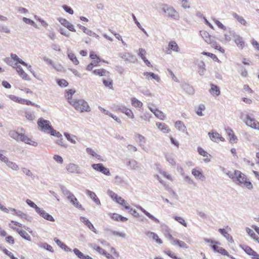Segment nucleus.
<instances>
[{"mask_svg":"<svg viewBox=\"0 0 259 259\" xmlns=\"http://www.w3.org/2000/svg\"><path fill=\"white\" fill-rule=\"evenodd\" d=\"M143 75L145 76H146V77L148 79L153 78V79H154L155 80H157V81H158L159 80V76L153 72H145L143 73Z\"/></svg>","mask_w":259,"mask_h":259,"instance_id":"35","label":"nucleus"},{"mask_svg":"<svg viewBox=\"0 0 259 259\" xmlns=\"http://www.w3.org/2000/svg\"><path fill=\"white\" fill-rule=\"evenodd\" d=\"M111 218L115 221L120 222H125L128 220L126 217H123L116 213H113Z\"/></svg>","mask_w":259,"mask_h":259,"instance_id":"36","label":"nucleus"},{"mask_svg":"<svg viewBox=\"0 0 259 259\" xmlns=\"http://www.w3.org/2000/svg\"><path fill=\"white\" fill-rule=\"evenodd\" d=\"M192 175L197 179L202 180L204 178V176L203 175L201 171L194 168L192 170Z\"/></svg>","mask_w":259,"mask_h":259,"instance_id":"37","label":"nucleus"},{"mask_svg":"<svg viewBox=\"0 0 259 259\" xmlns=\"http://www.w3.org/2000/svg\"><path fill=\"white\" fill-rule=\"evenodd\" d=\"M40 216L43 218L44 219L50 221V222H54L55 219L52 215L47 213L45 210L42 209H40L39 211L37 212Z\"/></svg>","mask_w":259,"mask_h":259,"instance_id":"16","label":"nucleus"},{"mask_svg":"<svg viewBox=\"0 0 259 259\" xmlns=\"http://www.w3.org/2000/svg\"><path fill=\"white\" fill-rule=\"evenodd\" d=\"M161 10L169 18L176 20L180 19L179 13L171 6L163 4L162 5Z\"/></svg>","mask_w":259,"mask_h":259,"instance_id":"3","label":"nucleus"},{"mask_svg":"<svg viewBox=\"0 0 259 259\" xmlns=\"http://www.w3.org/2000/svg\"><path fill=\"white\" fill-rule=\"evenodd\" d=\"M10 31L11 30L8 26L4 25H0V32L9 33Z\"/></svg>","mask_w":259,"mask_h":259,"instance_id":"62","label":"nucleus"},{"mask_svg":"<svg viewBox=\"0 0 259 259\" xmlns=\"http://www.w3.org/2000/svg\"><path fill=\"white\" fill-rule=\"evenodd\" d=\"M86 152L87 153L89 154V155H92V156L93 157H96V158H97L98 159H100L101 158V156L100 155H98L97 154L95 151L94 150H93L92 149L90 148H87L86 149Z\"/></svg>","mask_w":259,"mask_h":259,"instance_id":"44","label":"nucleus"},{"mask_svg":"<svg viewBox=\"0 0 259 259\" xmlns=\"http://www.w3.org/2000/svg\"><path fill=\"white\" fill-rule=\"evenodd\" d=\"M103 83L104 85L110 89H113V81L111 79H109L108 80L103 79Z\"/></svg>","mask_w":259,"mask_h":259,"instance_id":"54","label":"nucleus"},{"mask_svg":"<svg viewBox=\"0 0 259 259\" xmlns=\"http://www.w3.org/2000/svg\"><path fill=\"white\" fill-rule=\"evenodd\" d=\"M6 164L9 168H11L14 170H17L19 169V166L18 165L12 161H9V160H8V162L6 163Z\"/></svg>","mask_w":259,"mask_h":259,"instance_id":"45","label":"nucleus"},{"mask_svg":"<svg viewBox=\"0 0 259 259\" xmlns=\"http://www.w3.org/2000/svg\"><path fill=\"white\" fill-rule=\"evenodd\" d=\"M135 137L136 138H137L139 140V146L143 149V150H145L144 149V144L145 143V142H146V139L145 138L139 134H136L135 135Z\"/></svg>","mask_w":259,"mask_h":259,"instance_id":"32","label":"nucleus"},{"mask_svg":"<svg viewBox=\"0 0 259 259\" xmlns=\"http://www.w3.org/2000/svg\"><path fill=\"white\" fill-rule=\"evenodd\" d=\"M126 165L130 166L132 170H138L140 168L139 163L135 159L129 160Z\"/></svg>","mask_w":259,"mask_h":259,"instance_id":"21","label":"nucleus"},{"mask_svg":"<svg viewBox=\"0 0 259 259\" xmlns=\"http://www.w3.org/2000/svg\"><path fill=\"white\" fill-rule=\"evenodd\" d=\"M15 65L16 66L14 67V68H16L17 72H18L19 75L22 78V79L26 80H30V78L29 77L27 74L24 72L21 66L19 65H17V63H15Z\"/></svg>","mask_w":259,"mask_h":259,"instance_id":"15","label":"nucleus"},{"mask_svg":"<svg viewBox=\"0 0 259 259\" xmlns=\"http://www.w3.org/2000/svg\"><path fill=\"white\" fill-rule=\"evenodd\" d=\"M145 235L148 237L149 238H152L154 240H155L158 244H162V240L158 237V235L150 231H145Z\"/></svg>","mask_w":259,"mask_h":259,"instance_id":"20","label":"nucleus"},{"mask_svg":"<svg viewBox=\"0 0 259 259\" xmlns=\"http://www.w3.org/2000/svg\"><path fill=\"white\" fill-rule=\"evenodd\" d=\"M108 194L112 198L113 200H115L116 202L117 201L118 198H119V196H118L117 194L115 193L114 192L111 190H108Z\"/></svg>","mask_w":259,"mask_h":259,"instance_id":"58","label":"nucleus"},{"mask_svg":"<svg viewBox=\"0 0 259 259\" xmlns=\"http://www.w3.org/2000/svg\"><path fill=\"white\" fill-rule=\"evenodd\" d=\"M116 108L117 111L124 113L129 118L132 119L134 118V115L131 109L126 108L125 106L123 105H118L117 106Z\"/></svg>","mask_w":259,"mask_h":259,"instance_id":"8","label":"nucleus"},{"mask_svg":"<svg viewBox=\"0 0 259 259\" xmlns=\"http://www.w3.org/2000/svg\"><path fill=\"white\" fill-rule=\"evenodd\" d=\"M233 16L234 18H235L237 20V21L240 23L241 24L245 26L246 25L247 22L246 20L242 17L239 15H238L236 13H233Z\"/></svg>","mask_w":259,"mask_h":259,"instance_id":"42","label":"nucleus"},{"mask_svg":"<svg viewBox=\"0 0 259 259\" xmlns=\"http://www.w3.org/2000/svg\"><path fill=\"white\" fill-rule=\"evenodd\" d=\"M226 174L236 184L242 187H245L249 190L253 188L251 182L248 180L246 176L240 171L238 170H235L233 172L228 171Z\"/></svg>","mask_w":259,"mask_h":259,"instance_id":"1","label":"nucleus"},{"mask_svg":"<svg viewBox=\"0 0 259 259\" xmlns=\"http://www.w3.org/2000/svg\"><path fill=\"white\" fill-rule=\"evenodd\" d=\"M16 230L23 238L27 241H31L30 236L26 231L22 230H19V229H16Z\"/></svg>","mask_w":259,"mask_h":259,"instance_id":"30","label":"nucleus"},{"mask_svg":"<svg viewBox=\"0 0 259 259\" xmlns=\"http://www.w3.org/2000/svg\"><path fill=\"white\" fill-rule=\"evenodd\" d=\"M197 151L200 155L203 156L204 157H206V158L204 159V161L205 162H208L210 161V159L208 158L207 157H208V156H210V155H209L206 151H205L201 147L198 148Z\"/></svg>","mask_w":259,"mask_h":259,"instance_id":"29","label":"nucleus"},{"mask_svg":"<svg viewBox=\"0 0 259 259\" xmlns=\"http://www.w3.org/2000/svg\"><path fill=\"white\" fill-rule=\"evenodd\" d=\"M114 183L116 185H120L124 183V180L121 177L116 176L114 178Z\"/></svg>","mask_w":259,"mask_h":259,"instance_id":"61","label":"nucleus"},{"mask_svg":"<svg viewBox=\"0 0 259 259\" xmlns=\"http://www.w3.org/2000/svg\"><path fill=\"white\" fill-rule=\"evenodd\" d=\"M210 45H211L212 47L219 50L220 52L222 53H224L225 50L220 46L218 45L217 41H215L214 40H212Z\"/></svg>","mask_w":259,"mask_h":259,"instance_id":"53","label":"nucleus"},{"mask_svg":"<svg viewBox=\"0 0 259 259\" xmlns=\"http://www.w3.org/2000/svg\"><path fill=\"white\" fill-rule=\"evenodd\" d=\"M58 84L61 87H66L68 85V82L63 79H59L57 80Z\"/></svg>","mask_w":259,"mask_h":259,"instance_id":"59","label":"nucleus"},{"mask_svg":"<svg viewBox=\"0 0 259 259\" xmlns=\"http://www.w3.org/2000/svg\"><path fill=\"white\" fill-rule=\"evenodd\" d=\"M54 241L56 244L62 249L66 252H71V249L68 247L65 244L61 242L59 239L57 238H54Z\"/></svg>","mask_w":259,"mask_h":259,"instance_id":"24","label":"nucleus"},{"mask_svg":"<svg viewBox=\"0 0 259 259\" xmlns=\"http://www.w3.org/2000/svg\"><path fill=\"white\" fill-rule=\"evenodd\" d=\"M93 73L100 76H106L109 72L104 69H95L93 71Z\"/></svg>","mask_w":259,"mask_h":259,"instance_id":"34","label":"nucleus"},{"mask_svg":"<svg viewBox=\"0 0 259 259\" xmlns=\"http://www.w3.org/2000/svg\"><path fill=\"white\" fill-rule=\"evenodd\" d=\"M229 33L234 38V41L237 47L240 49H242L245 46V42L243 40V38L233 31H229Z\"/></svg>","mask_w":259,"mask_h":259,"instance_id":"6","label":"nucleus"},{"mask_svg":"<svg viewBox=\"0 0 259 259\" xmlns=\"http://www.w3.org/2000/svg\"><path fill=\"white\" fill-rule=\"evenodd\" d=\"M175 127L177 129H178L180 131H182L183 133H186L187 132V129L186 126L184 125V124L183 123L182 121L180 120H178L175 122Z\"/></svg>","mask_w":259,"mask_h":259,"instance_id":"26","label":"nucleus"},{"mask_svg":"<svg viewBox=\"0 0 259 259\" xmlns=\"http://www.w3.org/2000/svg\"><path fill=\"white\" fill-rule=\"evenodd\" d=\"M70 104L76 111L81 113L91 111L88 102L83 99H75L74 101L70 102Z\"/></svg>","mask_w":259,"mask_h":259,"instance_id":"2","label":"nucleus"},{"mask_svg":"<svg viewBox=\"0 0 259 259\" xmlns=\"http://www.w3.org/2000/svg\"><path fill=\"white\" fill-rule=\"evenodd\" d=\"M73 251L75 254L80 259H82L84 256V254L77 248H74Z\"/></svg>","mask_w":259,"mask_h":259,"instance_id":"64","label":"nucleus"},{"mask_svg":"<svg viewBox=\"0 0 259 259\" xmlns=\"http://www.w3.org/2000/svg\"><path fill=\"white\" fill-rule=\"evenodd\" d=\"M219 232L225 237L229 242L232 243L234 242L232 237L224 229H219Z\"/></svg>","mask_w":259,"mask_h":259,"instance_id":"27","label":"nucleus"},{"mask_svg":"<svg viewBox=\"0 0 259 259\" xmlns=\"http://www.w3.org/2000/svg\"><path fill=\"white\" fill-rule=\"evenodd\" d=\"M168 49L176 52H179L180 49L176 41H171L168 43Z\"/></svg>","mask_w":259,"mask_h":259,"instance_id":"28","label":"nucleus"},{"mask_svg":"<svg viewBox=\"0 0 259 259\" xmlns=\"http://www.w3.org/2000/svg\"><path fill=\"white\" fill-rule=\"evenodd\" d=\"M48 134H50L51 135L55 137H57L59 138H61L62 137V135L56 130H54L53 127L52 126L51 128L48 132Z\"/></svg>","mask_w":259,"mask_h":259,"instance_id":"43","label":"nucleus"},{"mask_svg":"<svg viewBox=\"0 0 259 259\" xmlns=\"http://www.w3.org/2000/svg\"><path fill=\"white\" fill-rule=\"evenodd\" d=\"M18 103H21V104H26V105H32V106H36V107H39V106L37 104L34 103H33L31 101L28 100H25V99H21L20 98V101H18Z\"/></svg>","mask_w":259,"mask_h":259,"instance_id":"46","label":"nucleus"},{"mask_svg":"<svg viewBox=\"0 0 259 259\" xmlns=\"http://www.w3.org/2000/svg\"><path fill=\"white\" fill-rule=\"evenodd\" d=\"M173 244L178 245L180 248H182L187 249L188 248V246L185 242L178 239L175 240Z\"/></svg>","mask_w":259,"mask_h":259,"instance_id":"41","label":"nucleus"},{"mask_svg":"<svg viewBox=\"0 0 259 259\" xmlns=\"http://www.w3.org/2000/svg\"><path fill=\"white\" fill-rule=\"evenodd\" d=\"M210 87L211 88L209 90V93L213 96H219L221 94V91L219 87L212 83L210 84Z\"/></svg>","mask_w":259,"mask_h":259,"instance_id":"22","label":"nucleus"},{"mask_svg":"<svg viewBox=\"0 0 259 259\" xmlns=\"http://www.w3.org/2000/svg\"><path fill=\"white\" fill-rule=\"evenodd\" d=\"M37 124L38 127L40 128L42 131L47 133H48L52 126L50 121L45 119L42 117L38 119Z\"/></svg>","mask_w":259,"mask_h":259,"instance_id":"5","label":"nucleus"},{"mask_svg":"<svg viewBox=\"0 0 259 259\" xmlns=\"http://www.w3.org/2000/svg\"><path fill=\"white\" fill-rule=\"evenodd\" d=\"M87 194L90 196V197L97 204L101 205V202L99 198L97 197L95 193L89 190H87Z\"/></svg>","mask_w":259,"mask_h":259,"instance_id":"25","label":"nucleus"},{"mask_svg":"<svg viewBox=\"0 0 259 259\" xmlns=\"http://www.w3.org/2000/svg\"><path fill=\"white\" fill-rule=\"evenodd\" d=\"M149 110L154 113L155 116L160 120H164L165 118V115L160 110L156 108H153L148 106Z\"/></svg>","mask_w":259,"mask_h":259,"instance_id":"12","label":"nucleus"},{"mask_svg":"<svg viewBox=\"0 0 259 259\" xmlns=\"http://www.w3.org/2000/svg\"><path fill=\"white\" fill-rule=\"evenodd\" d=\"M165 158L167 161L172 165L176 164V162L172 156L170 155H166Z\"/></svg>","mask_w":259,"mask_h":259,"instance_id":"63","label":"nucleus"},{"mask_svg":"<svg viewBox=\"0 0 259 259\" xmlns=\"http://www.w3.org/2000/svg\"><path fill=\"white\" fill-rule=\"evenodd\" d=\"M182 88L189 94H193L194 93L193 87L187 83L183 84Z\"/></svg>","mask_w":259,"mask_h":259,"instance_id":"40","label":"nucleus"},{"mask_svg":"<svg viewBox=\"0 0 259 259\" xmlns=\"http://www.w3.org/2000/svg\"><path fill=\"white\" fill-rule=\"evenodd\" d=\"M119 56L125 61L135 63L137 61L136 57L129 53H120Z\"/></svg>","mask_w":259,"mask_h":259,"instance_id":"10","label":"nucleus"},{"mask_svg":"<svg viewBox=\"0 0 259 259\" xmlns=\"http://www.w3.org/2000/svg\"><path fill=\"white\" fill-rule=\"evenodd\" d=\"M116 202L124 206L125 209H130V206L128 205V203L122 197H119V198H118V200Z\"/></svg>","mask_w":259,"mask_h":259,"instance_id":"50","label":"nucleus"},{"mask_svg":"<svg viewBox=\"0 0 259 259\" xmlns=\"http://www.w3.org/2000/svg\"><path fill=\"white\" fill-rule=\"evenodd\" d=\"M131 102L132 105L136 108L141 107L143 106V103L136 98H132Z\"/></svg>","mask_w":259,"mask_h":259,"instance_id":"47","label":"nucleus"},{"mask_svg":"<svg viewBox=\"0 0 259 259\" xmlns=\"http://www.w3.org/2000/svg\"><path fill=\"white\" fill-rule=\"evenodd\" d=\"M19 141H22L26 144H29L33 146H37L38 144L36 142L33 141L31 139L29 138L24 134H21Z\"/></svg>","mask_w":259,"mask_h":259,"instance_id":"14","label":"nucleus"},{"mask_svg":"<svg viewBox=\"0 0 259 259\" xmlns=\"http://www.w3.org/2000/svg\"><path fill=\"white\" fill-rule=\"evenodd\" d=\"M61 189L63 194L66 196L67 199L73 195L64 186H62Z\"/></svg>","mask_w":259,"mask_h":259,"instance_id":"48","label":"nucleus"},{"mask_svg":"<svg viewBox=\"0 0 259 259\" xmlns=\"http://www.w3.org/2000/svg\"><path fill=\"white\" fill-rule=\"evenodd\" d=\"M75 207L80 209L81 210H84V208L82 205L78 202L77 198L73 195L71 197L67 199Z\"/></svg>","mask_w":259,"mask_h":259,"instance_id":"19","label":"nucleus"},{"mask_svg":"<svg viewBox=\"0 0 259 259\" xmlns=\"http://www.w3.org/2000/svg\"><path fill=\"white\" fill-rule=\"evenodd\" d=\"M132 17L134 21L135 22V24L137 25V26L138 27V28L141 30L147 36H148V34L145 29L142 27V26L141 25L140 23L138 21L135 15L134 14H132Z\"/></svg>","mask_w":259,"mask_h":259,"instance_id":"49","label":"nucleus"},{"mask_svg":"<svg viewBox=\"0 0 259 259\" xmlns=\"http://www.w3.org/2000/svg\"><path fill=\"white\" fill-rule=\"evenodd\" d=\"M9 135L13 139L19 141L20 136L21 134H19L17 132L14 130H11L9 132Z\"/></svg>","mask_w":259,"mask_h":259,"instance_id":"33","label":"nucleus"},{"mask_svg":"<svg viewBox=\"0 0 259 259\" xmlns=\"http://www.w3.org/2000/svg\"><path fill=\"white\" fill-rule=\"evenodd\" d=\"M23 21L26 23V24L31 25L33 26L34 27L37 28V25L34 23V22L29 18H27L26 17L23 18Z\"/></svg>","mask_w":259,"mask_h":259,"instance_id":"57","label":"nucleus"},{"mask_svg":"<svg viewBox=\"0 0 259 259\" xmlns=\"http://www.w3.org/2000/svg\"><path fill=\"white\" fill-rule=\"evenodd\" d=\"M26 202L30 207L34 208L36 212H37L40 209V208L38 207L36 204L29 199H27L26 200Z\"/></svg>","mask_w":259,"mask_h":259,"instance_id":"51","label":"nucleus"},{"mask_svg":"<svg viewBox=\"0 0 259 259\" xmlns=\"http://www.w3.org/2000/svg\"><path fill=\"white\" fill-rule=\"evenodd\" d=\"M242 249L247 254L251 256L252 255L253 253L255 252L249 246L246 245H244L243 247H242Z\"/></svg>","mask_w":259,"mask_h":259,"instance_id":"56","label":"nucleus"},{"mask_svg":"<svg viewBox=\"0 0 259 259\" xmlns=\"http://www.w3.org/2000/svg\"><path fill=\"white\" fill-rule=\"evenodd\" d=\"M226 132L227 135L229 137V140L230 143H237V137L234 135L233 130L230 128L229 127H228L227 128H226Z\"/></svg>","mask_w":259,"mask_h":259,"instance_id":"18","label":"nucleus"},{"mask_svg":"<svg viewBox=\"0 0 259 259\" xmlns=\"http://www.w3.org/2000/svg\"><path fill=\"white\" fill-rule=\"evenodd\" d=\"M17 215L20 217L21 218L24 219L26 220H27L28 222H31L32 221V217H29L28 215L26 213H23L22 211L20 210H18V212H17Z\"/></svg>","mask_w":259,"mask_h":259,"instance_id":"39","label":"nucleus"},{"mask_svg":"<svg viewBox=\"0 0 259 259\" xmlns=\"http://www.w3.org/2000/svg\"><path fill=\"white\" fill-rule=\"evenodd\" d=\"M156 126L163 133H167L169 132V130L168 127L164 123L157 122Z\"/></svg>","mask_w":259,"mask_h":259,"instance_id":"31","label":"nucleus"},{"mask_svg":"<svg viewBox=\"0 0 259 259\" xmlns=\"http://www.w3.org/2000/svg\"><path fill=\"white\" fill-rule=\"evenodd\" d=\"M19 141H22L26 144H29L33 146H37L38 144L36 142L33 141L31 139L29 138L24 134H21Z\"/></svg>","mask_w":259,"mask_h":259,"instance_id":"13","label":"nucleus"},{"mask_svg":"<svg viewBox=\"0 0 259 259\" xmlns=\"http://www.w3.org/2000/svg\"><path fill=\"white\" fill-rule=\"evenodd\" d=\"M75 93V91L72 89L69 90L66 92L65 97L67 98L68 102L70 104V102L74 101L76 99H72V95Z\"/></svg>","mask_w":259,"mask_h":259,"instance_id":"38","label":"nucleus"},{"mask_svg":"<svg viewBox=\"0 0 259 259\" xmlns=\"http://www.w3.org/2000/svg\"><path fill=\"white\" fill-rule=\"evenodd\" d=\"M92 167L95 170L101 172L106 176L111 175L109 169L105 167L102 163L93 164Z\"/></svg>","mask_w":259,"mask_h":259,"instance_id":"7","label":"nucleus"},{"mask_svg":"<svg viewBox=\"0 0 259 259\" xmlns=\"http://www.w3.org/2000/svg\"><path fill=\"white\" fill-rule=\"evenodd\" d=\"M68 57L70 60L75 64L77 65L79 63V61H78L77 58L75 56L74 54L72 53L69 52L68 53Z\"/></svg>","mask_w":259,"mask_h":259,"instance_id":"52","label":"nucleus"},{"mask_svg":"<svg viewBox=\"0 0 259 259\" xmlns=\"http://www.w3.org/2000/svg\"><path fill=\"white\" fill-rule=\"evenodd\" d=\"M26 118L29 120H33L35 118V114L34 112L26 111L25 112Z\"/></svg>","mask_w":259,"mask_h":259,"instance_id":"55","label":"nucleus"},{"mask_svg":"<svg viewBox=\"0 0 259 259\" xmlns=\"http://www.w3.org/2000/svg\"><path fill=\"white\" fill-rule=\"evenodd\" d=\"M174 219L178 222L179 223L182 224L184 227H187V223H186L185 221L183 219V218L180 217H177L175 216L174 217Z\"/></svg>","mask_w":259,"mask_h":259,"instance_id":"60","label":"nucleus"},{"mask_svg":"<svg viewBox=\"0 0 259 259\" xmlns=\"http://www.w3.org/2000/svg\"><path fill=\"white\" fill-rule=\"evenodd\" d=\"M80 220L85 226H87L90 230H91V231H92L93 232L96 234L98 233L97 230L95 228L94 226L92 224V223L89 220V219L83 217H80Z\"/></svg>","mask_w":259,"mask_h":259,"instance_id":"17","label":"nucleus"},{"mask_svg":"<svg viewBox=\"0 0 259 259\" xmlns=\"http://www.w3.org/2000/svg\"><path fill=\"white\" fill-rule=\"evenodd\" d=\"M208 135L213 142H218L219 141H224L225 140V139L216 132H209Z\"/></svg>","mask_w":259,"mask_h":259,"instance_id":"11","label":"nucleus"},{"mask_svg":"<svg viewBox=\"0 0 259 259\" xmlns=\"http://www.w3.org/2000/svg\"><path fill=\"white\" fill-rule=\"evenodd\" d=\"M198 66V72L201 76L203 75L206 71L205 64L203 61H200L198 63L196 62Z\"/></svg>","mask_w":259,"mask_h":259,"instance_id":"23","label":"nucleus"},{"mask_svg":"<svg viewBox=\"0 0 259 259\" xmlns=\"http://www.w3.org/2000/svg\"><path fill=\"white\" fill-rule=\"evenodd\" d=\"M241 118L244 121L245 124L252 128L259 130V122L254 118H251L248 114H241Z\"/></svg>","mask_w":259,"mask_h":259,"instance_id":"4","label":"nucleus"},{"mask_svg":"<svg viewBox=\"0 0 259 259\" xmlns=\"http://www.w3.org/2000/svg\"><path fill=\"white\" fill-rule=\"evenodd\" d=\"M66 170L70 173L77 174H81L80 168L79 166L72 163L68 164L66 167Z\"/></svg>","mask_w":259,"mask_h":259,"instance_id":"9","label":"nucleus"}]
</instances>
